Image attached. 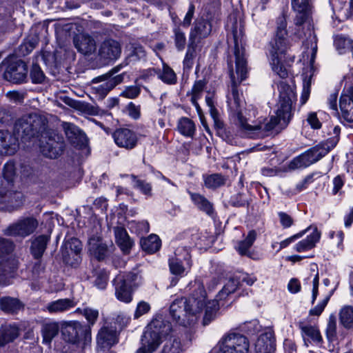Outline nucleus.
<instances>
[{
  "mask_svg": "<svg viewBox=\"0 0 353 353\" xmlns=\"http://www.w3.org/2000/svg\"><path fill=\"white\" fill-rule=\"evenodd\" d=\"M234 42L235 71L230 65L231 88L227 96L228 105L234 122L245 132L257 134L259 136H265L276 128H285L292 117V105L296 100V94L294 88L284 81H281L278 85L279 101L276 116H272L268 121H259L253 125L247 122L250 120V114L247 113L245 102L237 88V85L247 77V59L245 48L243 46H239L236 37Z\"/></svg>",
  "mask_w": 353,
  "mask_h": 353,
  "instance_id": "1",
  "label": "nucleus"
},
{
  "mask_svg": "<svg viewBox=\"0 0 353 353\" xmlns=\"http://www.w3.org/2000/svg\"><path fill=\"white\" fill-rule=\"evenodd\" d=\"M194 291L188 298L176 299L170 306V314L178 325L188 327L198 321L205 303V290L199 281L194 283Z\"/></svg>",
  "mask_w": 353,
  "mask_h": 353,
  "instance_id": "2",
  "label": "nucleus"
},
{
  "mask_svg": "<svg viewBox=\"0 0 353 353\" xmlns=\"http://www.w3.org/2000/svg\"><path fill=\"white\" fill-rule=\"evenodd\" d=\"M276 29L274 39L271 41L270 53L272 57L273 70L281 78L288 75V68L283 65L285 54L290 48L288 39L287 19L283 12L276 19Z\"/></svg>",
  "mask_w": 353,
  "mask_h": 353,
  "instance_id": "3",
  "label": "nucleus"
},
{
  "mask_svg": "<svg viewBox=\"0 0 353 353\" xmlns=\"http://www.w3.org/2000/svg\"><path fill=\"white\" fill-rule=\"evenodd\" d=\"M172 325L168 321L154 319L146 327L141 339V347L137 353H152L162 343V339L172 332Z\"/></svg>",
  "mask_w": 353,
  "mask_h": 353,
  "instance_id": "4",
  "label": "nucleus"
},
{
  "mask_svg": "<svg viewBox=\"0 0 353 353\" xmlns=\"http://www.w3.org/2000/svg\"><path fill=\"white\" fill-rule=\"evenodd\" d=\"M292 34L306 46L310 44L312 50V58L317 50V39L314 31L312 13H296L293 19Z\"/></svg>",
  "mask_w": 353,
  "mask_h": 353,
  "instance_id": "5",
  "label": "nucleus"
},
{
  "mask_svg": "<svg viewBox=\"0 0 353 353\" xmlns=\"http://www.w3.org/2000/svg\"><path fill=\"white\" fill-rule=\"evenodd\" d=\"M61 332L64 341L85 347L92 339L90 326L81 324L79 321L63 322Z\"/></svg>",
  "mask_w": 353,
  "mask_h": 353,
  "instance_id": "6",
  "label": "nucleus"
},
{
  "mask_svg": "<svg viewBox=\"0 0 353 353\" xmlns=\"http://www.w3.org/2000/svg\"><path fill=\"white\" fill-rule=\"evenodd\" d=\"M335 144L329 146L327 143H325L311 148L291 161L288 165L289 169L295 170L310 165L324 157Z\"/></svg>",
  "mask_w": 353,
  "mask_h": 353,
  "instance_id": "7",
  "label": "nucleus"
},
{
  "mask_svg": "<svg viewBox=\"0 0 353 353\" xmlns=\"http://www.w3.org/2000/svg\"><path fill=\"white\" fill-rule=\"evenodd\" d=\"M219 344L222 353H248L250 348L248 339L242 334L236 333L225 335Z\"/></svg>",
  "mask_w": 353,
  "mask_h": 353,
  "instance_id": "8",
  "label": "nucleus"
},
{
  "mask_svg": "<svg viewBox=\"0 0 353 353\" xmlns=\"http://www.w3.org/2000/svg\"><path fill=\"white\" fill-rule=\"evenodd\" d=\"M137 278V274L132 272L119 274L115 277V295L119 301L130 303L132 300V283Z\"/></svg>",
  "mask_w": 353,
  "mask_h": 353,
  "instance_id": "9",
  "label": "nucleus"
},
{
  "mask_svg": "<svg viewBox=\"0 0 353 353\" xmlns=\"http://www.w3.org/2000/svg\"><path fill=\"white\" fill-rule=\"evenodd\" d=\"M122 52L121 44L113 39H106L99 46L97 59L102 65H108L117 60Z\"/></svg>",
  "mask_w": 353,
  "mask_h": 353,
  "instance_id": "10",
  "label": "nucleus"
},
{
  "mask_svg": "<svg viewBox=\"0 0 353 353\" xmlns=\"http://www.w3.org/2000/svg\"><path fill=\"white\" fill-rule=\"evenodd\" d=\"M39 223L33 217L20 219L8 225L3 233L6 236L26 238L33 234L37 228Z\"/></svg>",
  "mask_w": 353,
  "mask_h": 353,
  "instance_id": "11",
  "label": "nucleus"
},
{
  "mask_svg": "<svg viewBox=\"0 0 353 353\" xmlns=\"http://www.w3.org/2000/svg\"><path fill=\"white\" fill-rule=\"evenodd\" d=\"M23 194L13 190V186H0V208L9 212L17 210L23 204Z\"/></svg>",
  "mask_w": 353,
  "mask_h": 353,
  "instance_id": "12",
  "label": "nucleus"
},
{
  "mask_svg": "<svg viewBox=\"0 0 353 353\" xmlns=\"http://www.w3.org/2000/svg\"><path fill=\"white\" fill-rule=\"evenodd\" d=\"M65 142L63 139L57 134L43 137L41 140V152L48 158H58L63 154Z\"/></svg>",
  "mask_w": 353,
  "mask_h": 353,
  "instance_id": "13",
  "label": "nucleus"
},
{
  "mask_svg": "<svg viewBox=\"0 0 353 353\" xmlns=\"http://www.w3.org/2000/svg\"><path fill=\"white\" fill-rule=\"evenodd\" d=\"M28 68L25 62L18 60L10 63L4 72V79L13 83H20L27 78Z\"/></svg>",
  "mask_w": 353,
  "mask_h": 353,
  "instance_id": "14",
  "label": "nucleus"
},
{
  "mask_svg": "<svg viewBox=\"0 0 353 353\" xmlns=\"http://www.w3.org/2000/svg\"><path fill=\"white\" fill-rule=\"evenodd\" d=\"M81 250L82 245L78 239L71 238L67 240L61 249L63 261L72 266L75 265L78 263Z\"/></svg>",
  "mask_w": 353,
  "mask_h": 353,
  "instance_id": "15",
  "label": "nucleus"
},
{
  "mask_svg": "<svg viewBox=\"0 0 353 353\" xmlns=\"http://www.w3.org/2000/svg\"><path fill=\"white\" fill-rule=\"evenodd\" d=\"M112 137L119 147L127 150L134 148L138 141L136 134L128 128L117 129L113 132Z\"/></svg>",
  "mask_w": 353,
  "mask_h": 353,
  "instance_id": "16",
  "label": "nucleus"
},
{
  "mask_svg": "<svg viewBox=\"0 0 353 353\" xmlns=\"http://www.w3.org/2000/svg\"><path fill=\"white\" fill-rule=\"evenodd\" d=\"M97 347L102 351L110 349L118 343V336L116 328H110L107 326L102 327L97 337Z\"/></svg>",
  "mask_w": 353,
  "mask_h": 353,
  "instance_id": "17",
  "label": "nucleus"
},
{
  "mask_svg": "<svg viewBox=\"0 0 353 353\" xmlns=\"http://www.w3.org/2000/svg\"><path fill=\"white\" fill-rule=\"evenodd\" d=\"M19 148L18 138L8 130H0V154L12 155Z\"/></svg>",
  "mask_w": 353,
  "mask_h": 353,
  "instance_id": "18",
  "label": "nucleus"
},
{
  "mask_svg": "<svg viewBox=\"0 0 353 353\" xmlns=\"http://www.w3.org/2000/svg\"><path fill=\"white\" fill-rule=\"evenodd\" d=\"M212 31L211 23L203 19L194 22V27L190 33L189 41L198 44L201 39L208 37Z\"/></svg>",
  "mask_w": 353,
  "mask_h": 353,
  "instance_id": "19",
  "label": "nucleus"
},
{
  "mask_svg": "<svg viewBox=\"0 0 353 353\" xmlns=\"http://www.w3.org/2000/svg\"><path fill=\"white\" fill-rule=\"evenodd\" d=\"M339 106L343 118L347 122H353V86L341 96Z\"/></svg>",
  "mask_w": 353,
  "mask_h": 353,
  "instance_id": "20",
  "label": "nucleus"
},
{
  "mask_svg": "<svg viewBox=\"0 0 353 353\" xmlns=\"http://www.w3.org/2000/svg\"><path fill=\"white\" fill-rule=\"evenodd\" d=\"M330 3L334 14L341 21L347 19L353 16V0L349 2L343 0H330Z\"/></svg>",
  "mask_w": 353,
  "mask_h": 353,
  "instance_id": "21",
  "label": "nucleus"
},
{
  "mask_svg": "<svg viewBox=\"0 0 353 353\" xmlns=\"http://www.w3.org/2000/svg\"><path fill=\"white\" fill-rule=\"evenodd\" d=\"M77 50L81 54L88 55L96 50V42L93 37L88 34H78L73 39Z\"/></svg>",
  "mask_w": 353,
  "mask_h": 353,
  "instance_id": "22",
  "label": "nucleus"
},
{
  "mask_svg": "<svg viewBox=\"0 0 353 353\" xmlns=\"http://www.w3.org/2000/svg\"><path fill=\"white\" fill-rule=\"evenodd\" d=\"M275 350V341L272 333H264L257 339L254 350L256 353H272Z\"/></svg>",
  "mask_w": 353,
  "mask_h": 353,
  "instance_id": "23",
  "label": "nucleus"
},
{
  "mask_svg": "<svg viewBox=\"0 0 353 353\" xmlns=\"http://www.w3.org/2000/svg\"><path fill=\"white\" fill-rule=\"evenodd\" d=\"M14 131L15 134L21 139H30L35 136L28 115L23 116L16 121Z\"/></svg>",
  "mask_w": 353,
  "mask_h": 353,
  "instance_id": "24",
  "label": "nucleus"
},
{
  "mask_svg": "<svg viewBox=\"0 0 353 353\" xmlns=\"http://www.w3.org/2000/svg\"><path fill=\"white\" fill-rule=\"evenodd\" d=\"M89 250L98 260H102L108 255V248L107 245L97 236H92L89 239Z\"/></svg>",
  "mask_w": 353,
  "mask_h": 353,
  "instance_id": "25",
  "label": "nucleus"
},
{
  "mask_svg": "<svg viewBox=\"0 0 353 353\" xmlns=\"http://www.w3.org/2000/svg\"><path fill=\"white\" fill-rule=\"evenodd\" d=\"M75 303L70 299H61L50 302L46 305V310L50 314H59L66 312L74 307Z\"/></svg>",
  "mask_w": 353,
  "mask_h": 353,
  "instance_id": "26",
  "label": "nucleus"
},
{
  "mask_svg": "<svg viewBox=\"0 0 353 353\" xmlns=\"http://www.w3.org/2000/svg\"><path fill=\"white\" fill-rule=\"evenodd\" d=\"M50 241V236L48 235H40L35 238L32 241L30 247L31 254L36 259H40Z\"/></svg>",
  "mask_w": 353,
  "mask_h": 353,
  "instance_id": "27",
  "label": "nucleus"
},
{
  "mask_svg": "<svg viewBox=\"0 0 353 353\" xmlns=\"http://www.w3.org/2000/svg\"><path fill=\"white\" fill-rule=\"evenodd\" d=\"M19 335V327L16 325H8L0 328V347L12 342Z\"/></svg>",
  "mask_w": 353,
  "mask_h": 353,
  "instance_id": "28",
  "label": "nucleus"
},
{
  "mask_svg": "<svg viewBox=\"0 0 353 353\" xmlns=\"http://www.w3.org/2000/svg\"><path fill=\"white\" fill-rule=\"evenodd\" d=\"M186 345V343L182 341L180 337L174 336L165 342L161 353H183Z\"/></svg>",
  "mask_w": 353,
  "mask_h": 353,
  "instance_id": "29",
  "label": "nucleus"
},
{
  "mask_svg": "<svg viewBox=\"0 0 353 353\" xmlns=\"http://www.w3.org/2000/svg\"><path fill=\"white\" fill-rule=\"evenodd\" d=\"M3 183L6 186H13L15 180L19 176L18 168L13 161L7 162L3 168Z\"/></svg>",
  "mask_w": 353,
  "mask_h": 353,
  "instance_id": "30",
  "label": "nucleus"
},
{
  "mask_svg": "<svg viewBox=\"0 0 353 353\" xmlns=\"http://www.w3.org/2000/svg\"><path fill=\"white\" fill-rule=\"evenodd\" d=\"M158 78L163 83L168 85H174L176 83V74L174 71L165 63L163 62L162 69H152Z\"/></svg>",
  "mask_w": 353,
  "mask_h": 353,
  "instance_id": "31",
  "label": "nucleus"
},
{
  "mask_svg": "<svg viewBox=\"0 0 353 353\" xmlns=\"http://www.w3.org/2000/svg\"><path fill=\"white\" fill-rule=\"evenodd\" d=\"M59 330V325L56 321H49L43 323L41 328L43 343L50 344L58 334Z\"/></svg>",
  "mask_w": 353,
  "mask_h": 353,
  "instance_id": "32",
  "label": "nucleus"
},
{
  "mask_svg": "<svg viewBox=\"0 0 353 353\" xmlns=\"http://www.w3.org/2000/svg\"><path fill=\"white\" fill-rule=\"evenodd\" d=\"M1 309L7 313L14 314L23 308V305L17 299L5 296L0 299Z\"/></svg>",
  "mask_w": 353,
  "mask_h": 353,
  "instance_id": "33",
  "label": "nucleus"
},
{
  "mask_svg": "<svg viewBox=\"0 0 353 353\" xmlns=\"http://www.w3.org/2000/svg\"><path fill=\"white\" fill-rule=\"evenodd\" d=\"M114 233L118 245L123 252H128L132 245V242L126 230L123 228L118 227L114 230Z\"/></svg>",
  "mask_w": 353,
  "mask_h": 353,
  "instance_id": "34",
  "label": "nucleus"
},
{
  "mask_svg": "<svg viewBox=\"0 0 353 353\" xmlns=\"http://www.w3.org/2000/svg\"><path fill=\"white\" fill-rule=\"evenodd\" d=\"M205 300H207L206 296ZM204 307H205V311L203 319V324L207 325L216 318L219 309V302L217 300H212L208 302L205 301L203 308Z\"/></svg>",
  "mask_w": 353,
  "mask_h": 353,
  "instance_id": "35",
  "label": "nucleus"
},
{
  "mask_svg": "<svg viewBox=\"0 0 353 353\" xmlns=\"http://www.w3.org/2000/svg\"><path fill=\"white\" fill-rule=\"evenodd\" d=\"M15 268L14 263L8 261L0 262V285H6L10 283Z\"/></svg>",
  "mask_w": 353,
  "mask_h": 353,
  "instance_id": "36",
  "label": "nucleus"
},
{
  "mask_svg": "<svg viewBox=\"0 0 353 353\" xmlns=\"http://www.w3.org/2000/svg\"><path fill=\"white\" fill-rule=\"evenodd\" d=\"M320 236V232L315 228L310 235L296 245V250L297 252H304L312 248L319 240Z\"/></svg>",
  "mask_w": 353,
  "mask_h": 353,
  "instance_id": "37",
  "label": "nucleus"
},
{
  "mask_svg": "<svg viewBox=\"0 0 353 353\" xmlns=\"http://www.w3.org/2000/svg\"><path fill=\"white\" fill-rule=\"evenodd\" d=\"M179 132L185 137H193L196 130L194 123L189 118H181L177 124Z\"/></svg>",
  "mask_w": 353,
  "mask_h": 353,
  "instance_id": "38",
  "label": "nucleus"
},
{
  "mask_svg": "<svg viewBox=\"0 0 353 353\" xmlns=\"http://www.w3.org/2000/svg\"><path fill=\"white\" fill-rule=\"evenodd\" d=\"M29 122L32 125L35 135L42 132L46 129L48 121L45 116L37 113L28 114Z\"/></svg>",
  "mask_w": 353,
  "mask_h": 353,
  "instance_id": "39",
  "label": "nucleus"
},
{
  "mask_svg": "<svg viewBox=\"0 0 353 353\" xmlns=\"http://www.w3.org/2000/svg\"><path fill=\"white\" fill-rule=\"evenodd\" d=\"M256 236V234L255 231L251 230L249 232L245 239L239 243L236 250L241 255L250 256V248L253 245Z\"/></svg>",
  "mask_w": 353,
  "mask_h": 353,
  "instance_id": "40",
  "label": "nucleus"
},
{
  "mask_svg": "<svg viewBox=\"0 0 353 353\" xmlns=\"http://www.w3.org/2000/svg\"><path fill=\"white\" fill-rule=\"evenodd\" d=\"M190 196L192 201L199 210L205 212L208 215L213 213L212 204L206 198L196 193H190Z\"/></svg>",
  "mask_w": 353,
  "mask_h": 353,
  "instance_id": "41",
  "label": "nucleus"
},
{
  "mask_svg": "<svg viewBox=\"0 0 353 353\" xmlns=\"http://www.w3.org/2000/svg\"><path fill=\"white\" fill-rule=\"evenodd\" d=\"M299 327L302 334L310 337L313 341L319 343L323 341L319 330L310 325H305L303 322L299 323Z\"/></svg>",
  "mask_w": 353,
  "mask_h": 353,
  "instance_id": "42",
  "label": "nucleus"
},
{
  "mask_svg": "<svg viewBox=\"0 0 353 353\" xmlns=\"http://www.w3.org/2000/svg\"><path fill=\"white\" fill-rule=\"evenodd\" d=\"M340 323L347 330L353 327V307L350 305L343 307L339 312Z\"/></svg>",
  "mask_w": 353,
  "mask_h": 353,
  "instance_id": "43",
  "label": "nucleus"
},
{
  "mask_svg": "<svg viewBox=\"0 0 353 353\" xmlns=\"http://www.w3.org/2000/svg\"><path fill=\"white\" fill-rule=\"evenodd\" d=\"M142 248L148 252H155L161 247V241L157 235L152 234L141 240Z\"/></svg>",
  "mask_w": 353,
  "mask_h": 353,
  "instance_id": "44",
  "label": "nucleus"
},
{
  "mask_svg": "<svg viewBox=\"0 0 353 353\" xmlns=\"http://www.w3.org/2000/svg\"><path fill=\"white\" fill-rule=\"evenodd\" d=\"M239 279L236 278L230 279L224 285L223 289L219 292L217 297L219 299H224L230 294L233 293L237 289L239 285Z\"/></svg>",
  "mask_w": 353,
  "mask_h": 353,
  "instance_id": "45",
  "label": "nucleus"
},
{
  "mask_svg": "<svg viewBox=\"0 0 353 353\" xmlns=\"http://www.w3.org/2000/svg\"><path fill=\"white\" fill-rule=\"evenodd\" d=\"M225 179L221 174H213L204 176L205 185L208 188L215 189L225 183Z\"/></svg>",
  "mask_w": 353,
  "mask_h": 353,
  "instance_id": "46",
  "label": "nucleus"
},
{
  "mask_svg": "<svg viewBox=\"0 0 353 353\" xmlns=\"http://www.w3.org/2000/svg\"><path fill=\"white\" fill-rule=\"evenodd\" d=\"M129 50L127 59L130 62L143 59L146 56L143 47L139 44H132Z\"/></svg>",
  "mask_w": 353,
  "mask_h": 353,
  "instance_id": "47",
  "label": "nucleus"
},
{
  "mask_svg": "<svg viewBox=\"0 0 353 353\" xmlns=\"http://www.w3.org/2000/svg\"><path fill=\"white\" fill-rule=\"evenodd\" d=\"M292 8L296 13H312L311 0H291Z\"/></svg>",
  "mask_w": 353,
  "mask_h": 353,
  "instance_id": "48",
  "label": "nucleus"
},
{
  "mask_svg": "<svg viewBox=\"0 0 353 353\" xmlns=\"http://www.w3.org/2000/svg\"><path fill=\"white\" fill-rule=\"evenodd\" d=\"M197 44L189 41L186 54L183 60L184 68L190 70L194 64V59L196 57V48Z\"/></svg>",
  "mask_w": 353,
  "mask_h": 353,
  "instance_id": "49",
  "label": "nucleus"
},
{
  "mask_svg": "<svg viewBox=\"0 0 353 353\" xmlns=\"http://www.w3.org/2000/svg\"><path fill=\"white\" fill-rule=\"evenodd\" d=\"M77 312H80L82 315L84 316L85 319L87 320L88 325H85L86 326H92L97 321L99 317V310L97 309H93L91 307H85L83 310L78 308Z\"/></svg>",
  "mask_w": 353,
  "mask_h": 353,
  "instance_id": "50",
  "label": "nucleus"
},
{
  "mask_svg": "<svg viewBox=\"0 0 353 353\" xmlns=\"http://www.w3.org/2000/svg\"><path fill=\"white\" fill-rule=\"evenodd\" d=\"M326 337L330 342L336 340V319L334 314H330L325 330Z\"/></svg>",
  "mask_w": 353,
  "mask_h": 353,
  "instance_id": "51",
  "label": "nucleus"
},
{
  "mask_svg": "<svg viewBox=\"0 0 353 353\" xmlns=\"http://www.w3.org/2000/svg\"><path fill=\"white\" fill-rule=\"evenodd\" d=\"M134 179V187L139 190L143 194L150 196H152V185L150 183L143 180L137 179L134 175H132Z\"/></svg>",
  "mask_w": 353,
  "mask_h": 353,
  "instance_id": "52",
  "label": "nucleus"
},
{
  "mask_svg": "<svg viewBox=\"0 0 353 353\" xmlns=\"http://www.w3.org/2000/svg\"><path fill=\"white\" fill-rule=\"evenodd\" d=\"M310 270L312 272L311 276H313V289H312V303H314L317 295H318V288H319V272L316 265L312 264L310 266Z\"/></svg>",
  "mask_w": 353,
  "mask_h": 353,
  "instance_id": "53",
  "label": "nucleus"
},
{
  "mask_svg": "<svg viewBox=\"0 0 353 353\" xmlns=\"http://www.w3.org/2000/svg\"><path fill=\"white\" fill-rule=\"evenodd\" d=\"M30 75L34 83H41L45 79L43 72L36 63L32 65Z\"/></svg>",
  "mask_w": 353,
  "mask_h": 353,
  "instance_id": "54",
  "label": "nucleus"
},
{
  "mask_svg": "<svg viewBox=\"0 0 353 353\" xmlns=\"http://www.w3.org/2000/svg\"><path fill=\"white\" fill-rule=\"evenodd\" d=\"M14 248V244L10 239L0 237V257L11 253Z\"/></svg>",
  "mask_w": 353,
  "mask_h": 353,
  "instance_id": "55",
  "label": "nucleus"
},
{
  "mask_svg": "<svg viewBox=\"0 0 353 353\" xmlns=\"http://www.w3.org/2000/svg\"><path fill=\"white\" fill-rule=\"evenodd\" d=\"M174 32L175 46L178 50L181 51L184 49L186 43L185 33L179 28H176Z\"/></svg>",
  "mask_w": 353,
  "mask_h": 353,
  "instance_id": "56",
  "label": "nucleus"
},
{
  "mask_svg": "<svg viewBox=\"0 0 353 353\" xmlns=\"http://www.w3.org/2000/svg\"><path fill=\"white\" fill-rule=\"evenodd\" d=\"M108 280V275L105 270H99L96 275L94 285L101 290L105 289Z\"/></svg>",
  "mask_w": 353,
  "mask_h": 353,
  "instance_id": "57",
  "label": "nucleus"
},
{
  "mask_svg": "<svg viewBox=\"0 0 353 353\" xmlns=\"http://www.w3.org/2000/svg\"><path fill=\"white\" fill-rule=\"evenodd\" d=\"M181 261L180 258L170 259L169 266L173 274L179 275L184 272L185 269L181 264Z\"/></svg>",
  "mask_w": 353,
  "mask_h": 353,
  "instance_id": "58",
  "label": "nucleus"
},
{
  "mask_svg": "<svg viewBox=\"0 0 353 353\" xmlns=\"http://www.w3.org/2000/svg\"><path fill=\"white\" fill-rule=\"evenodd\" d=\"M206 82L204 80H199L196 81L192 89V99H194V100L199 99L201 97Z\"/></svg>",
  "mask_w": 353,
  "mask_h": 353,
  "instance_id": "59",
  "label": "nucleus"
},
{
  "mask_svg": "<svg viewBox=\"0 0 353 353\" xmlns=\"http://www.w3.org/2000/svg\"><path fill=\"white\" fill-rule=\"evenodd\" d=\"M94 89L99 97L103 98L112 89V84H110L106 80L103 83L95 87Z\"/></svg>",
  "mask_w": 353,
  "mask_h": 353,
  "instance_id": "60",
  "label": "nucleus"
},
{
  "mask_svg": "<svg viewBox=\"0 0 353 353\" xmlns=\"http://www.w3.org/2000/svg\"><path fill=\"white\" fill-rule=\"evenodd\" d=\"M63 127L64 128L65 134L68 137V139H72L74 137L77 135L79 133V129L72 123H63Z\"/></svg>",
  "mask_w": 353,
  "mask_h": 353,
  "instance_id": "61",
  "label": "nucleus"
},
{
  "mask_svg": "<svg viewBox=\"0 0 353 353\" xmlns=\"http://www.w3.org/2000/svg\"><path fill=\"white\" fill-rule=\"evenodd\" d=\"M329 299H330V297L326 296L317 305H316L314 308L311 309L309 312L310 315L319 316L323 312L325 307H326Z\"/></svg>",
  "mask_w": 353,
  "mask_h": 353,
  "instance_id": "62",
  "label": "nucleus"
},
{
  "mask_svg": "<svg viewBox=\"0 0 353 353\" xmlns=\"http://www.w3.org/2000/svg\"><path fill=\"white\" fill-rule=\"evenodd\" d=\"M150 310V305L148 303L141 301L138 303L135 313L134 318L138 319L141 316L148 313Z\"/></svg>",
  "mask_w": 353,
  "mask_h": 353,
  "instance_id": "63",
  "label": "nucleus"
},
{
  "mask_svg": "<svg viewBox=\"0 0 353 353\" xmlns=\"http://www.w3.org/2000/svg\"><path fill=\"white\" fill-rule=\"evenodd\" d=\"M175 256L176 258H180L181 261L185 260L187 261V264L191 266L190 263V255L189 250L185 248H179L175 251Z\"/></svg>",
  "mask_w": 353,
  "mask_h": 353,
  "instance_id": "64",
  "label": "nucleus"
}]
</instances>
